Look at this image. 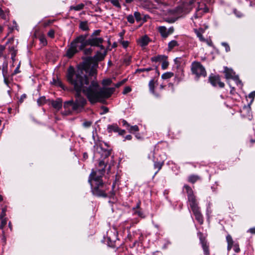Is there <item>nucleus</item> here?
I'll return each instance as SVG.
<instances>
[{"label": "nucleus", "instance_id": "1", "mask_svg": "<svg viewBox=\"0 0 255 255\" xmlns=\"http://www.w3.org/2000/svg\"><path fill=\"white\" fill-rule=\"evenodd\" d=\"M95 73L94 69L90 70L88 61L80 65L76 69L72 66L67 69V81L76 92L73 111L83 108L87 103L86 99L81 95L82 92L92 104L110 98L115 92V88H100L96 80L88 77V75L94 76Z\"/></svg>", "mask_w": 255, "mask_h": 255}, {"label": "nucleus", "instance_id": "2", "mask_svg": "<svg viewBox=\"0 0 255 255\" xmlns=\"http://www.w3.org/2000/svg\"><path fill=\"white\" fill-rule=\"evenodd\" d=\"M88 182L90 184L91 191L93 195L98 197L113 198L115 195L113 190L109 194L107 191L109 189L110 184L103 182L102 176L97 175V172H92L89 175ZM115 186V183L113 184V189Z\"/></svg>", "mask_w": 255, "mask_h": 255}, {"label": "nucleus", "instance_id": "3", "mask_svg": "<svg viewBox=\"0 0 255 255\" xmlns=\"http://www.w3.org/2000/svg\"><path fill=\"white\" fill-rule=\"evenodd\" d=\"M191 71L192 74L195 75L197 80H198L200 77H206L207 72L204 67L198 61H194L191 65Z\"/></svg>", "mask_w": 255, "mask_h": 255}, {"label": "nucleus", "instance_id": "4", "mask_svg": "<svg viewBox=\"0 0 255 255\" xmlns=\"http://www.w3.org/2000/svg\"><path fill=\"white\" fill-rule=\"evenodd\" d=\"M184 188L186 190L188 197V201L191 210L199 208L192 188L187 185H184Z\"/></svg>", "mask_w": 255, "mask_h": 255}, {"label": "nucleus", "instance_id": "5", "mask_svg": "<svg viewBox=\"0 0 255 255\" xmlns=\"http://www.w3.org/2000/svg\"><path fill=\"white\" fill-rule=\"evenodd\" d=\"M107 54V50H104L103 53H102L101 52L98 51L97 52L96 54L93 57H88V58H87L86 59L84 60L82 63H80L78 65L77 67L80 65L82 64L84 62L87 61H89V62H90V70L91 69H94L95 70L96 73L94 75V76H95L97 74V71H96V70L95 68H94V67H91V61H92V60H93L96 62H99V61H103L105 59V57H106ZM89 76L88 75V77ZM91 76L93 77V76Z\"/></svg>", "mask_w": 255, "mask_h": 255}, {"label": "nucleus", "instance_id": "6", "mask_svg": "<svg viewBox=\"0 0 255 255\" xmlns=\"http://www.w3.org/2000/svg\"><path fill=\"white\" fill-rule=\"evenodd\" d=\"M88 34L80 35L77 37L72 43L78 47L79 50H82L88 45V39H87Z\"/></svg>", "mask_w": 255, "mask_h": 255}, {"label": "nucleus", "instance_id": "7", "mask_svg": "<svg viewBox=\"0 0 255 255\" xmlns=\"http://www.w3.org/2000/svg\"><path fill=\"white\" fill-rule=\"evenodd\" d=\"M113 164V162L109 163L108 160H105V158L101 159L99 162V167L100 168L96 171L93 170L92 172H97V175L102 176L105 172L106 167L108 165V170L110 171L111 165Z\"/></svg>", "mask_w": 255, "mask_h": 255}, {"label": "nucleus", "instance_id": "8", "mask_svg": "<svg viewBox=\"0 0 255 255\" xmlns=\"http://www.w3.org/2000/svg\"><path fill=\"white\" fill-rule=\"evenodd\" d=\"M209 82L213 87H218L223 88L225 87V84L221 82L220 77L219 75L211 74L209 77Z\"/></svg>", "mask_w": 255, "mask_h": 255}, {"label": "nucleus", "instance_id": "9", "mask_svg": "<svg viewBox=\"0 0 255 255\" xmlns=\"http://www.w3.org/2000/svg\"><path fill=\"white\" fill-rule=\"evenodd\" d=\"M200 243L201 244L202 247L205 255H210V251L209 246L207 244V241L203 234L202 233H199L198 234Z\"/></svg>", "mask_w": 255, "mask_h": 255}, {"label": "nucleus", "instance_id": "10", "mask_svg": "<svg viewBox=\"0 0 255 255\" xmlns=\"http://www.w3.org/2000/svg\"><path fill=\"white\" fill-rule=\"evenodd\" d=\"M224 73L226 79H234L236 81L237 84H242L241 81L239 79L238 77H235V73L231 69H229L226 67L224 70Z\"/></svg>", "mask_w": 255, "mask_h": 255}, {"label": "nucleus", "instance_id": "11", "mask_svg": "<svg viewBox=\"0 0 255 255\" xmlns=\"http://www.w3.org/2000/svg\"><path fill=\"white\" fill-rule=\"evenodd\" d=\"M104 39L101 37H91L88 39V45L98 47L100 44H102Z\"/></svg>", "mask_w": 255, "mask_h": 255}, {"label": "nucleus", "instance_id": "12", "mask_svg": "<svg viewBox=\"0 0 255 255\" xmlns=\"http://www.w3.org/2000/svg\"><path fill=\"white\" fill-rule=\"evenodd\" d=\"M78 52V50L77 47L71 42L69 48L66 51L65 56L68 58H71Z\"/></svg>", "mask_w": 255, "mask_h": 255}, {"label": "nucleus", "instance_id": "13", "mask_svg": "<svg viewBox=\"0 0 255 255\" xmlns=\"http://www.w3.org/2000/svg\"><path fill=\"white\" fill-rule=\"evenodd\" d=\"M74 101L70 100L64 102L63 107L65 109V112L63 113L64 115H69L71 114L72 110H70V107H72V110L73 111Z\"/></svg>", "mask_w": 255, "mask_h": 255}, {"label": "nucleus", "instance_id": "14", "mask_svg": "<svg viewBox=\"0 0 255 255\" xmlns=\"http://www.w3.org/2000/svg\"><path fill=\"white\" fill-rule=\"evenodd\" d=\"M195 217L196 220L199 222L200 224H202L203 223V217L202 215L201 214L199 208L192 210Z\"/></svg>", "mask_w": 255, "mask_h": 255}, {"label": "nucleus", "instance_id": "15", "mask_svg": "<svg viewBox=\"0 0 255 255\" xmlns=\"http://www.w3.org/2000/svg\"><path fill=\"white\" fill-rule=\"evenodd\" d=\"M195 2L194 0H190L188 2L184 3L183 5V11L185 12H189L193 8Z\"/></svg>", "mask_w": 255, "mask_h": 255}, {"label": "nucleus", "instance_id": "16", "mask_svg": "<svg viewBox=\"0 0 255 255\" xmlns=\"http://www.w3.org/2000/svg\"><path fill=\"white\" fill-rule=\"evenodd\" d=\"M51 104L54 109L59 110L62 107V100L58 98L56 100H52Z\"/></svg>", "mask_w": 255, "mask_h": 255}, {"label": "nucleus", "instance_id": "17", "mask_svg": "<svg viewBox=\"0 0 255 255\" xmlns=\"http://www.w3.org/2000/svg\"><path fill=\"white\" fill-rule=\"evenodd\" d=\"M158 31L161 34V36L164 38H167L169 35L167 29L165 26H159L158 28Z\"/></svg>", "mask_w": 255, "mask_h": 255}, {"label": "nucleus", "instance_id": "18", "mask_svg": "<svg viewBox=\"0 0 255 255\" xmlns=\"http://www.w3.org/2000/svg\"><path fill=\"white\" fill-rule=\"evenodd\" d=\"M119 130V127L116 124L109 125L107 128V131L109 133H112V132H118Z\"/></svg>", "mask_w": 255, "mask_h": 255}, {"label": "nucleus", "instance_id": "19", "mask_svg": "<svg viewBox=\"0 0 255 255\" xmlns=\"http://www.w3.org/2000/svg\"><path fill=\"white\" fill-rule=\"evenodd\" d=\"M101 158H105V160H108L107 158L111 155V150L110 149H106L103 148H101Z\"/></svg>", "mask_w": 255, "mask_h": 255}, {"label": "nucleus", "instance_id": "20", "mask_svg": "<svg viewBox=\"0 0 255 255\" xmlns=\"http://www.w3.org/2000/svg\"><path fill=\"white\" fill-rule=\"evenodd\" d=\"M2 73L3 77H5L8 76V62L5 61L3 62L2 67Z\"/></svg>", "mask_w": 255, "mask_h": 255}, {"label": "nucleus", "instance_id": "21", "mask_svg": "<svg viewBox=\"0 0 255 255\" xmlns=\"http://www.w3.org/2000/svg\"><path fill=\"white\" fill-rule=\"evenodd\" d=\"M149 42V38L146 35L143 36L139 41V43L141 47L146 46Z\"/></svg>", "mask_w": 255, "mask_h": 255}, {"label": "nucleus", "instance_id": "22", "mask_svg": "<svg viewBox=\"0 0 255 255\" xmlns=\"http://www.w3.org/2000/svg\"><path fill=\"white\" fill-rule=\"evenodd\" d=\"M167 57L165 55H159L151 58V60L152 62H159L162 61L164 59H167Z\"/></svg>", "mask_w": 255, "mask_h": 255}, {"label": "nucleus", "instance_id": "23", "mask_svg": "<svg viewBox=\"0 0 255 255\" xmlns=\"http://www.w3.org/2000/svg\"><path fill=\"white\" fill-rule=\"evenodd\" d=\"M155 69L156 71H157V66H155L153 67H148L146 68H139L136 70L135 73H140V72H149L151 70Z\"/></svg>", "mask_w": 255, "mask_h": 255}, {"label": "nucleus", "instance_id": "24", "mask_svg": "<svg viewBox=\"0 0 255 255\" xmlns=\"http://www.w3.org/2000/svg\"><path fill=\"white\" fill-rule=\"evenodd\" d=\"M79 28L83 31H88L89 30L88 22L87 21H81L79 24Z\"/></svg>", "mask_w": 255, "mask_h": 255}, {"label": "nucleus", "instance_id": "25", "mask_svg": "<svg viewBox=\"0 0 255 255\" xmlns=\"http://www.w3.org/2000/svg\"><path fill=\"white\" fill-rule=\"evenodd\" d=\"M8 50L11 54V59H13L16 55L17 50L13 45L8 46Z\"/></svg>", "mask_w": 255, "mask_h": 255}, {"label": "nucleus", "instance_id": "26", "mask_svg": "<svg viewBox=\"0 0 255 255\" xmlns=\"http://www.w3.org/2000/svg\"><path fill=\"white\" fill-rule=\"evenodd\" d=\"M164 165V161H155L154 163V167L155 169H157V170L155 173V174H157V173L161 169L162 167Z\"/></svg>", "mask_w": 255, "mask_h": 255}, {"label": "nucleus", "instance_id": "27", "mask_svg": "<svg viewBox=\"0 0 255 255\" xmlns=\"http://www.w3.org/2000/svg\"><path fill=\"white\" fill-rule=\"evenodd\" d=\"M85 5L83 3H80L76 6L72 5L70 7V10L79 11L84 8Z\"/></svg>", "mask_w": 255, "mask_h": 255}, {"label": "nucleus", "instance_id": "28", "mask_svg": "<svg viewBox=\"0 0 255 255\" xmlns=\"http://www.w3.org/2000/svg\"><path fill=\"white\" fill-rule=\"evenodd\" d=\"M154 83L155 82H154V79H151V80H150V81L149 82V83H148L149 91L153 94H154L155 93Z\"/></svg>", "mask_w": 255, "mask_h": 255}, {"label": "nucleus", "instance_id": "29", "mask_svg": "<svg viewBox=\"0 0 255 255\" xmlns=\"http://www.w3.org/2000/svg\"><path fill=\"white\" fill-rule=\"evenodd\" d=\"M133 211L134 215H137L138 216L142 218H145V215L141 209H135V210H133Z\"/></svg>", "mask_w": 255, "mask_h": 255}, {"label": "nucleus", "instance_id": "30", "mask_svg": "<svg viewBox=\"0 0 255 255\" xmlns=\"http://www.w3.org/2000/svg\"><path fill=\"white\" fill-rule=\"evenodd\" d=\"M178 43L176 40H172L169 42L168 45V49L169 51L171 50L174 47L178 46Z\"/></svg>", "mask_w": 255, "mask_h": 255}, {"label": "nucleus", "instance_id": "31", "mask_svg": "<svg viewBox=\"0 0 255 255\" xmlns=\"http://www.w3.org/2000/svg\"><path fill=\"white\" fill-rule=\"evenodd\" d=\"M173 75H174L173 73L171 72H166V73L163 74L161 76V78L163 79L166 80V79H168L171 78L173 76Z\"/></svg>", "mask_w": 255, "mask_h": 255}, {"label": "nucleus", "instance_id": "32", "mask_svg": "<svg viewBox=\"0 0 255 255\" xmlns=\"http://www.w3.org/2000/svg\"><path fill=\"white\" fill-rule=\"evenodd\" d=\"M128 131L131 133H133L135 131H138L139 130L138 126L136 125L132 126L129 125V127L128 128Z\"/></svg>", "mask_w": 255, "mask_h": 255}, {"label": "nucleus", "instance_id": "33", "mask_svg": "<svg viewBox=\"0 0 255 255\" xmlns=\"http://www.w3.org/2000/svg\"><path fill=\"white\" fill-rule=\"evenodd\" d=\"M195 32L197 36L199 38L200 40L202 42H205L206 41L205 39L203 36L202 33L201 32L197 30V29L195 30Z\"/></svg>", "mask_w": 255, "mask_h": 255}, {"label": "nucleus", "instance_id": "34", "mask_svg": "<svg viewBox=\"0 0 255 255\" xmlns=\"http://www.w3.org/2000/svg\"><path fill=\"white\" fill-rule=\"evenodd\" d=\"M198 176L192 175L189 177L188 181L192 183H194L198 180Z\"/></svg>", "mask_w": 255, "mask_h": 255}, {"label": "nucleus", "instance_id": "35", "mask_svg": "<svg viewBox=\"0 0 255 255\" xmlns=\"http://www.w3.org/2000/svg\"><path fill=\"white\" fill-rule=\"evenodd\" d=\"M39 39L40 43L43 46H45L47 45V40L44 36H43V35L40 36Z\"/></svg>", "mask_w": 255, "mask_h": 255}, {"label": "nucleus", "instance_id": "36", "mask_svg": "<svg viewBox=\"0 0 255 255\" xmlns=\"http://www.w3.org/2000/svg\"><path fill=\"white\" fill-rule=\"evenodd\" d=\"M37 103L39 105H43L44 104H45L46 103V98L44 96H42L41 97H40L38 100H37Z\"/></svg>", "mask_w": 255, "mask_h": 255}, {"label": "nucleus", "instance_id": "37", "mask_svg": "<svg viewBox=\"0 0 255 255\" xmlns=\"http://www.w3.org/2000/svg\"><path fill=\"white\" fill-rule=\"evenodd\" d=\"M109 1L111 2L113 4V5H114L115 6H116L119 8H121V5L120 3H119L118 0H110Z\"/></svg>", "mask_w": 255, "mask_h": 255}, {"label": "nucleus", "instance_id": "38", "mask_svg": "<svg viewBox=\"0 0 255 255\" xmlns=\"http://www.w3.org/2000/svg\"><path fill=\"white\" fill-rule=\"evenodd\" d=\"M255 97V91L251 92L248 95V97L250 99H251V101L250 103L249 104V106H250V105L252 104V103L254 101V98Z\"/></svg>", "mask_w": 255, "mask_h": 255}, {"label": "nucleus", "instance_id": "39", "mask_svg": "<svg viewBox=\"0 0 255 255\" xmlns=\"http://www.w3.org/2000/svg\"><path fill=\"white\" fill-rule=\"evenodd\" d=\"M82 50H83L84 54L86 55H91L93 52V49L92 48H84Z\"/></svg>", "mask_w": 255, "mask_h": 255}, {"label": "nucleus", "instance_id": "40", "mask_svg": "<svg viewBox=\"0 0 255 255\" xmlns=\"http://www.w3.org/2000/svg\"><path fill=\"white\" fill-rule=\"evenodd\" d=\"M226 241L228 244L234 245V241L231 236L228 234L226 236Z\"/></svg>", "mask_w": 255, "mask_h": 255}, {"label": "nucleus", "instance_id": "41", "mask_svg": "<svg viewBox=\"0 0 255 255\" xmlns=\"http://www.w3.org/2000/svg\"><path fill=\"white\" fill-rule=\"evenodd\" d=\"M168 65H169V63L167 61V59H164L162 61V65H161V67H162V68L163 69H166L167 67L168 66Z\"/></svg>", "mask_w": 255, "mask_h": 255}, {"label": "nucleus", "instance_id": "42", "mask_svg": "<svg viewBox=\"0 0 255 255\" xmlns=\"http://www.w3.org/2000/svg\"><path fill=\"white\" fill-rule=\"evenodd\" d=\"M112 82V80L110 79H104L102 81V84L104 86H109L111 84Z\"/></svg>", "mask_w": 255, "mask_h": 255}, {"label": "nucleus", "instance_id": "43", "mask_svg": "<svg viewBox=\"0 0 255 255\" xmlns=\"http://www.w3.org/2000/svg\"><path fill=\"white\" fill-rule=\"evenodd\" d=\"M134 16L137 21H139L141 20L140 13L139 12L135 11L134 13Z\"/></svg>", "mask_w": 255, "mask_h": 255}, {"label": "nucleus", "instance_id": "44", "mask_svg": "<svg viewBox=\"0 0 255 255\" xmlns=\"http://www.w3.org/2000/svg\"><path fill=\"white\" fill-rule=\"evenodd\" d=\"M6 208L4 207L2 209L1 213L0 215V220L4 218L6 215Z\"/></svg>", "mask_w": 255, "mask_h": 255}, {"label": "nucleus", "instance_id": "45", "mask_svg": "<svg viewBox=\"0 0 255 255\" xmlns=\"http://www.w3.org/2000/svg\"><path fill=\"white\" fill-rule=\"evenodd\" d=\"M7 223V221L6 218H4L1 220V224L0 225V229L2 230L3 228L5 226Z\"/></svg>", "mask_w": 255, "mask_h": 255}, {"label": "nucleus", "instance_id": "46", "mask_svg": "<svg viewBox=\"0 0 255 255\" xmlns=\"http://www.w3.org/2000/svg\"><path fill=\"white\" fill-rule=\"evenodd\" d=\"M222 45H223L225 48V50L226 52H229L230 51V47L229 44L226 42H222Z\"/></svg>", "mask_w": 255, "mask_h": 255}, {"label": "nucleus", "instance_id": "47", "mask_svg": "<svg viewBox=\"0 0 255 255\" xmlns=\"http://www.w3.org/2000/svg\"><path fill=\"white\" fill-rule=\"evenodd\" d=\"M127 20L129 23H133L134 22V16L132 15H129L127 17Z\"/></svg>", "mask_w": 255, "mask_h": 255}, {"label": "nucleus", "instance_id": "48", "mask_svg": "<svg viewBox=\"0 0 255 255\" xmlns=\"http://www.w3.org/2000/svg\"><path fill=\"white\" fill-rule=\"evenodd\" d=\"M127 81V79H125L124 80H123L122 81L117 83L116 85H115V87L116 88H119L120 87V86H121L122 85H123L126 81Z\"/></svg>", "mask_w": 255, "mask_h": 255}, {"label": "nucleus", "instance_id": "49", "mask_svg": "<svg viewBox=\"0 0 255 255\" xmlns=\"http://www.w3.org/2000/svg\"><path fill=\"white\" fill-rule=\"evenodd\" d=\"M233 247H234V250L236 253H238L240 252V249L239 245L238 244H235L233 245Z\"/></svg>", "mask_w": 255, "mask_h": 255}, {"label": "nucleus", "instance_id": "50", "mask_svg": "<svg viewBox=\"0 0 255 255\" xmlns=\"http://www.w3.org/2000/svg\"><path fill=\"white\" fill-rule=\"evenodd\" d=\"M92 124V122L90 121H86L83 123V126L85 128H89L90 127Z\"/></svg>", "mask_w": 255, "mask_h": 255}, {"label": "nucleus", "instance_id": "51", "mask_svg": "<svg viewBox=\"0 0 255 255\" xmlns=\"http://www.w3.org/2000/svg\"><path fill=\"white\" fill-rule=\"evenodd\" d=\"M131 91V89L130 87H126L124 89V91L123 92V94H124V95L127 94V93L130 92Z\"/></svg>", "mask_w": 255, "mask_h": 255}, {"label": "nucleus", "instance_id": "52", "mask_svg": "<svg viewBox=\"0 0 255 255\" xmlns=\"http://www.w3.org/2000/svg\"><path fill=\"white\" fill-rule=\"evenodd\" d=\"M54 34H55V31L53 29H51L50 30L48 33H47V35L48 36H49L51 38H54Z\"/></svg>", "mask_w": 255, "mask_h": 255}, {"label": "nucleus", "instance_id": "53", "mask_svg": "<svg viewBox=\"0 0 255 255\" xmlns=\"http://www.w3.org/2000/svg\"><path fill=\"white\" fill-rule=\"evenodd\" d=\"M27 97V96L25 94H22L21 96H20V99H19V103L21 104L23 101L24 100V99H25Z\"/></svg>", "mask_w": 255, "mask_h": 255}, {"label": "nucleus", "instance_id": "54", "mask_svg": "<svg viewBox=\"0 0 255 255\" xmlns=\"http://www.w3.org/2000/svg\"><path fill=\"white\" fill-rule=\"evenodd\" d=\"M121 43L124 48H127L128 45V41H122Z\"/></svg>", "mask_w": 255, "mask_h": 255}, {"label": "nucleus", "instance_id": "55", "mask_svg": "<svg viewBox=\"0 0 255 255\" xmlns=\"http://www.w3.org/2000/svg\"><path fill=\"white\" fill-rule=\"evenodd\" d=\"M101 32V30H95L93 33L92 34V35H91V37H94V36H95V35H99L100 33Z\"/></svg>", "mask_w": 255, "mask_h": 255}, {"label": "nucleus", "instance_id": "56", "mask_svg": "<svg viewBox=\"0 0 255 255\" xmlns=\"http://www.w3.org/2000/svg\"><path fill=\"white\" fill-rule=\"evenodd\" d=\"M140 204H141V202L140 201H138L137 204H136V205L135 207H133L132 208V210H135V209H141L140 208Z\"/></svg>", "mask_w": 255, "mask_h": 255}, {"label": "nucleus", "instance_id": "57", "mask_svg": "<svg viewBox=\"0 0 255 255\" xmlns=\"http://www.w3.org/2000/svg\"><path fill=\"white\" fill-rule=\"evenodd\" d=\"M122 123H123V125L124 126H125L126 127L128 128V127H129V124L125 120H123L122 121Z\"/></svg>", "mask_w": 255, "mask_h": 255}, {"label": "nucleus", "instance_id": "58", "mask_svg": "<svg viewBox=\"0 0 255 255\" xmlns=\"http://www.w3.org/2000/svg\"><path fill=\"white\" fill-rule=\"evenodd\" d=\"M118 132L119 133V135H123L126 133V130L119 128V130H118Z\"/></svg>", "mask_w": 255, "mask_h": 255}, {"label": "nucleus", "instance_id": "59", "mask_svg": "<svg viewBox=\"0 0 255 255\" xmlns=\"http://www.w3.org/2000/svg\"><path fill=\"white\" fill-rule=\"evenodd\" d=\"M5 48V46L0 45V55H1L2 54V52L4 50Z\"/></svg>", "mask_w": 255, "mask_h": 255}, {"label": "nucleus", "instance_id": "60", "mask_svg": "<svg viewBox=\"0 0 255 255\" xmlns=\"http://www.w3.org/2000/svg\"><path fill=\"white\" fill-rule=\"evenodd\" d=\"M102 109L103 110V114H106L109 112V109L105 106L102 107Z\"/></svg>", "mask_w": 255, "mask_h": 255}, {"label": "nucleus", "instance_id": "61", "mask_svg": "<svg viewBox=\"0 0 255 255\" xmlns=\"http://www.w3.org/2000/svg\"><path fill=\"white\" fill-rule=\"evenodd\" d=\"M54 82L55 84L58 85L61 87H62V83L60 81L57 80V81H56L55 80H54Z\"/></svg>", "mask_w": 255, "mask_h": 255}, {"label": "nucleus", "instance_id": "62", "mask_svg": "<svg viewBox=\"0 0 255 255\" xmlns=\"http://www.w3.org/2000/svg\"><path fill=\"white\" fill-rule=\"evenodd\" d=\"M174 29L173 27H171L167 29L169 35L171 34L174 32Z\"/></svg>", "mask_w": 255, "mask_h": 255}, {"label": "nucleus", "instance_id": "63", "mask_svg": "<svg viewBox=\"0 0 255 255\" xmlns=\"http://www.w3.org/2000/svg\"><path fill=\"white\" fill-rule=\"evenodd\" d=\"M132 139V136L131 135H127L125 137V139L124 141H125L126 140H130Z\"/></svg>", "mask_w": 255, "mask_h": 255}, {"label": "nucleus", "instance_id": "64", "mask_svg": "<svg viewBox=\"0 0 255 255\" xmlns=\"http://www.w3.org/2000/svg\"><path fill=\"white\" fill-rule=\"evenodd\" d=\"M248 232L252 234H255V228H252L250 229Z\"/></svg>", "mask_w": 255, "mask_h": 255}]
</instances>
